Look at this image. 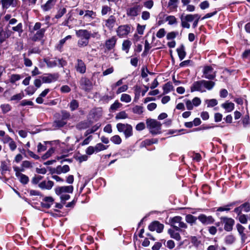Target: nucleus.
<instances>
[{
  "label": "nucleus",
  "instance_id": "f257e3e1",
  "mask_svg": "<svg viewBox=\"0 0 250 250\" xmlns=\"http://www.w3.org/2000/svg\"><path fill=\"white\" fill-rule=\"evenodd\" d=\"M146 126L149 132L153 134L161 133L162 124L160 122L152 119L146 120Z\"/></svg>",
  "mask_w": 250,
  "mask_h": 250
},
{
  "label": "nucleus",
  "instance_id": "f03ea898",
  "mask_svg": "<svg viewBox=\"0 0 250 250\" xmlns=\"http://www.w3.org/2000/svg\"><path fill=\"white\" fill-rule=\"evenodd\" d=\"M172 226L177 231H181V229H186L187 225L182 221V218L181 216H175L171 220Z\"/></svg>",
  "mask_w": 250,
  "mask_h": 250
},
{
  "label": "nucleus",
  "instance_id": "7ed1b4c3",
  "mask_svg": "<svg viewBox=\"0 0 250 250\" xmlns=\"http://www.w3.org/2000/svg\"><path fill=\"white\" fill-rule=\"evenodd\" d=\"M131 27L129 24L120 25L116 30L117 35L120 38L126 37L130 32Z\"/></svg>",
  "mask_w": 250,
  "mask_h": 250
},
{
  "label": "nucleus",
  "instance_id": "20e7f679",
  "mask_svg": "<svg viewBox=\"0 0 250 250\" xmlns=\"http://www.w3.org/2000/svg\"><path fill=\"white\" fill-rule=\"evenodd\" d=\"M80 87L86 92L90 91L93 88L92 82L87 78H82L80 82Z\"/></svg>",
  "mask_w": 250,
  "mask_h": 250
},
{
  "label": "nucleus",
  "instance_id": "39448f33",
  "mask_svg": "<svg viewBox=\"0 0 250 250\" xmlns=\"http://www.w3.org/2000/svg\"><path fill=\"white\" fill-rule=\"evenodd\" d=\"M142 8V6L140 5H135L132 7L129 8L126 11V14L128 16L135 17L139 15Z\"/></svg>",
  "mask_w": 250,
  "mask_h": 250
},
{
  "label": "nucleus",
  "instance_id": "423d86ee",
  "mask_svg": "<svg viewBox=\"0 0 250 250\" xmlns=\"http://www.w3.org/2000/svg\"><path fill=\"white\" fill-rule=\"evenodd\" d=\"M59 77L58 73L48 74L42 77V80L43 83H51L58 80Z\"/></svg>",
  "mask_w": 250,
  "mask_h": 250
},
{
  "label": "nucleus",
  "instance_id": "0eeeda50",
  "mask_svg": "<svg viewBox=\"0 0 250 250\" xmlns=\"http://www.w3.org/2000/svg\"><path fill=\"white\" fill-rule=\"evenodd\" d=\"M55 191L57 195H61L64 193H71L73 191V187L72 186L58 187L55 188Z\"/></svg>",
  "mask_w": 250,
  "mask_h": 250
},
{
  "label": "nucleus",
  "instance_id": "6e6552de",
  "mask_svg": "<svg viewBox=\"0 0 250 250\" xmlns=\"http://www.w3.org/2000/svg\"><path fill=\"white\" fill-rule=\"evenodd\" d=\"M148 229L150 231L161 233L164 229V225L158 221H154L149 225Z\"/></svg>",
  "mask_w": 250,
  "mask_h": 250
},
{
  "label": "nucleus",
  "instance_id": "1a4fd4ad",
  "mask_svg": "<svg viewBox=\"0 0 250 250\" xmlns=\"http://www.w3.org/2000/svg\"><path fill=\"white\" fill-rule=\"evenodd\" d=\"M221 220L224 223V229L227 231H230L234 224L233 219L230 218L222 217Z\"/></svg>",
  "mask_w": 250,
  "mask_h": 250
},
{
  "label": "nucleus",
  "instance_id": "9d476101",
  "mask_svg": "<svg viewBox=\"0 0 250 250\" xmlns=\"http://www.w3.org/2000/svg\"><path fill=\"white\" fill-rule=\"evenodd\" d=\"M76 35L81 39L89 40L91 37H94L95 36L90 32L85 29H81L76 31Z\"/></svg>",
  "mask_w": 250,
  "mask_h": 250
},
{
  "label": "nucleus",
  "instance_id": "9b49d317",
  "mask_svg": "<svg viewBox=\"0 0 250 250\" xmlns=\"http://www.w3.org/2000/svg\"><path fill=\"white\" fill-rule=\"evenodd\" d=\"M202 80L196 81L193 83L191 86V91H199L200 92H204L205 89H203V84Z\"/></svg>",
  "mask_w": 250,
  "mask_h": 250
},
{
  "label": "nucleus",
  "instance_id": "f8f14e48",
  "mask_svg": "<svg viewBox=\"0 0 250 250\" xmlns=\"http://www.w3.org/2000/svg\"><path fill=\"white\" fill-rule=\"evenodd\" d=\"M203 74L205 77L208 79H212L215 77V73L212 68L206 66L204 68Z\"/></svg>",
  "mask_w": 250,
  "mask_h": 250
},
{
  "label": "nucleus",
  "instance_id": "ddd939ff",
  "mask_svg": "<svg viewBox=\"0 0 250 250\" xmlns=\"http://www.w3.org/2000/svg\"><path fill=\"white\" fill-rule=\"evenodd\" d=\"M75 68L77 71L81 74H83L86 71V65L84 62L80 59L77 60Z\"/></svg>",
  "mask_w": 250,
  "mask_h": 250
},
{
  "label": "nucleus",
  "instance_id": "4468645a",
  "mask_svg": "<svg viewBox=\"0 0 250 250\" xmlns=\"http://www.w3.org/2000/svg\"><path fill=\"white\" fill-rule=\"evenodd\" d=\"M17 0H1V5L3 9H8L10 6L14 7L17 5Z\"/></svg>",
  "mask_w": 250,
  "mask_h": 250
},
{
  "label": "nucleus",
  "instance_id": "2eb2a0df",
  "mask_svg": "<svg viewBox=\"0 0 250 250\" xmlns=\"http://www.w3.org/2000/svg\"><path fill=\"white\" fill-rule=\"evenodd\" d=\"M54 186V183L52 181L48 180L43 181L41 182L38 187L42 189H47L49 190L52 188L53 186Z\"/></svg>",
  "mask_w": 250,
  "mask_h": 250
},
{
  "label": "nucleus",
  "instance_id": "dca6fc26",
  "mask_svg": "<svg viewBox=\"0 0 250 250\" xmlns=\"http://www.w3.org/2000/svg\"><path fill=\"white\" fill-rule=\"evenodd\" d=\"M198 219L204 224L208 225L213 222L214 220L210 216H207L204 214L200 215Z\"/></svg>",
  "mask_w": 250,
  "mask_h": 250
},
{
  "label": "nucleus",
  "instance_id": "f3484780",
  "mask_svg": "<svg viewBox=\"0 0 250 250\" xmlns=\"http://www.w3.org/2000/svg\"><path fill=\"white\" fill-rule=\"evenodd\" d=\"M116 22V18L113 16H110L108 19L104 21V25L109 29H112Z\"/></svg>",
  "mask_w": 250,
  "mask_h": 250
},
{
  "label": "nucleus",
  "instance_id": "a211bd4d",
  "mask_svg": "<svg viewBox=\"0 0 250 250\" xmlns=\"http://www.w3.org/2000/svg\"><path fill=\"white\" fill-rule=\"evenodd\" d=\"M54 200L51 197H45L43 198L41 205L42 208H48L53 204Z\"/></svg>",
  "mask_w": 250,
  "mask_h": 250
},
{
  "label": "nucleus",
  "instance_id": "6ab92c4d",
  "mask_svg": "<svg viewBox=\"0 0 250 250\" xmlns=\"http://www.w3.org/2000/svg\"><path fill=\"white\" fill-rule=\"evenodd\" d=\"M45 31V29L44 28H42L41 29L37 31V32L31 37V40L34 42L40 40L43 38Z\"/></svg>",
  "mask_w": 250,
  "mask_h": 250
},
{
  "label": "nucleus",
  "instance_id": "aec40b11",
  "mask_svg": "<svg viewBox=\"0 0 250 250\" xmlns=\"http://www.w3.org/2000/svg\"><path fill=\"white\" fill-rule=\"evenodd\" d=\"M57 0H48L45 4L42 5V8L44 11L50 10L55 4Z\"/></svg>",
  "mask_w": 250,
  "mask_h": 250
},
{
  "label": "nucleus",
  "instance_id": "412c9836",
  "mask_svg": "<svg viewBox=\"0 0 250 250\" xmlns=\"http://www.w3.org/2000/svg\"><path fill=\"white\" fill-rule=\"evenodd\" d=\"M16 176L22 184L26 185L29 182V179L28 177L21 173H19L18 171H17V176Z\"/></svg>",
  "mask_w": 250,
  "mask_h": 250
},
{
  "label": "nucleus",
  "instance_id": "4be33fe9",
  "mask_svg": "<svg viewBox=\"0 0 250 250\" xmlns=\"http://www.w3.org/2000/svg\"><path fill=\"white\" fill-rule=\"evenodd\" d=\"M221 107L225 110L226 112H229L234 109V104L233 103L227 101L221 104Z\"/></svg>",
  "mask_w": 250,
  "mask_h": 250
},
{
  "label": "nucleus",
  "instance_id": "5701e85b",
  "mask_svg": "<svg viewBox=\"0 0 250 250\" xmlns=\"http://www.w3.org/2000/svg\"><path fill=\"white\" fill-rule=\"evenodd\" d=\"M116 38L115 37H112L110 39L107 40L105 42V46L108 50L112 49L116 42Z\"/></svg>",
  "mask_w": 250,
  "mask_h": 250
},
{
  "label": "nucleus",
  "instance_id": "b1692460",
  "mask_svg": "<svg viewBox=\"0 0 250 250\" xmlns=\"http://www.w3.org/2000/svg\"><path fill=\"white\" fill-rule=\"evenodd\" d=\"M178 231L176 229L173 230L172 229H169L167 231L168 233L170 235L171 238H173L177 241H180L181 239V236Z\"/></svg>",
  "mask_w": 250,
  "mask_h": 250
},
{
  "label": "nucleus",
  "instance_id": "393cba45",
  "mask_svg": "<svg viewBox=\"0 0 250 250\" xmlns=\"http://www.w3.org/2000/svg\"><path fill=\"white\" fill-rule=\"evenodd\" d=\"M202 83L203 84V89H205V92L206 90H211L215 84L213 82L209 81L202 80Z\"/></svg>",
  "mask_w": 250,
  "mask_h": 250
},
{
  "label": "nucleus",
  "instance_id": "a878e982",
  "mask_svg": "<svg viewBox=\"0 0 250 250\" xmlns=\"http://www.w3.org/2000/svg\"><path fill=\"white\" fill-rule=\"evenodd\" d=\"M126 138H127L133 135V128L131 125L128 124L124 132Z\"/></svg>",
  "mask_w": 250,
  "mask_h": 250
},
{
  "label": "nucleus",
  "instance_id": "bb28decb",
  "mask_svg": "<svg viewBox=\"0 0 250 250\" xmlns=\"http://www.w3.org/2000/svg\"><path fill=\"white\" fill-rule=\"evenodd\" d=\"M44 62H45L48 67H54L58 65V63L57 62L56 60H51L47 58H45L43 60Z\"/></svg>",
  "mask_w": 250,
  "mask_h": 250
},
{
  "label": "nucleus",
  "instance_id": "cd10ccee",
  "mask_svg": "<svg viewBox=\"0 0 250 250\" xmlns=\"http://www.w3.org/2000/svg\"><path fill=\"white\" fill-rule=\"evenodd\" d=\"M12 30L15 32H17L19 37L21 36L23 30V25L21 23H18L16 26H13L12 28Z\"/></svg>",
  "mask_w": 250,
  "mask_h": 250
},
{
  "label": "nucleus",
  "instance_id": "c85d7f7f",
  "mask_svg": "<svg viewBox=\"0 0 250 250\" xmlns=\"http://www.w3.org/2000/svg\"><path fill=\"white\" fill-rule=\"evenodd\" d=\"M122 106V104L116 100L111 105L109 110L111 112L115 111L117 109L121 107Z\"/></svg>",
  "mask_w": 250,
  "mask_h": 250
},
{
  "label": "nucleus",
  "instance_id": "c756f323",
  "mask_svg": "<svg viewBox=\"0 0 250 250\" xmlns=\"http://www.w3.org/2000/svg\"><path fill=\"white\" fill-rule=\"evenodd\" d=\"M177 51L180 60H183L186 55L184 46L182 45L180 47L177 49Z\"/></svg>",
  "mask_w": 250,
  "mask_h": 250
},
{
  "label": "nucleus",
  "instance_id": "7c9ffc66",
  "mask_svg": "<svg viewBox=\"0 0 250 250\" xmlns=\"http://www.w3.org/2000/svg\"><path fill=\"white\" fill-rule=\"evenodd\" d=\"M108 147V146H104L103 144L100 143L97 144L95 146H94V148L95 149L96 153H98L100 151L106 149Z\"/></svg>",
  "mask_w": 250,
  "mask_h": 250
},
{
  "label": "nucleus",
  "instance_id": "2f4dec72",
  "mask_svg": "<svg viewBox=\"0 0 250 250\" xmlns=\"http://www.w3.org/2000/svg\"><path fill=\"white\" fill-rule=\"evenodd\" d=\"M131 42L130 41L126 40L124 41L122 44V49L128 53L131 46Z\"/></svg>",
  "mask_w": 250,
  "mask_h": 250
},
{
  "label": "nucleus",
  "instance_id": "473e14b6",
  "mask_svg": "<svg viewBox=\"0 0 250 250\" xmlns=\"http://www.w3.org/2000/svg\"><path fill=\"white\" fill-rule=\"evenodd\" d=\"M173 86L170 83H167L163 86V94H166L170 92L173 89Z\"/></svg>",
  "mask_w": 250,
  "mask_h": 250
},
{
  "label": "nucleus",
  "instance_id": "72a5a7b5",
  "mask_svg": "<svg viewBox=\"0 0 250 250\" xmlns=\"http://www.w3.org/2000/svg\"><path fill=\"white\" fill-rule=\"evenodd\" d=\"M49 143L48 142H44L43 144L39 143L37 146V152L40 153L45 151L47 149L46 145Z\"/></svg>",
  "mask_w": 250,
  "mask_h": 250
},
{
  "label": "nucleus",
  "instance_id": "f704fd0d",
  "mask_svg": "<svg viewBox=\"0 0 250 250\" xmlns=\"http://www.w3.org/2000/svg\"><path fill=\"white\" fill-rule=\"evenodd\" d=\"M120 100L122 102L128 103L131 101V97L127 94H122L120 97Z\"/></svg>",
  "mask_w": 250,
  "mask_h": 250
},
{
  "label": "nucleus",
  "instance_id": "c9c22d12",
  "mask_svg": "<svg viewBox=\"0 0 250 250\" xmlns=\"http://www.w3.org/2000/svg\"><path fill=\"white\" fill-rule=\"evenodd\" d=\"M185 219L187 223L192 224L195 223L197 218L191 214H188L186 216Z\"/></svg>",
  "mask_w": 250,
  "mask_h": 250
},
{
  "label": "nucleus",
  "instance_id": "e433bc0d",
  "mask_svg": "<svg viewBox=\"0 0 250 250\" xmlns=\"http://www.w3.org/2000/svg\"><path fill=\"white\" fill-rule=\"evenodd\" d=\"M127 118H128V115L125 112V111H122L118 113L115 116V118L117 120L125 119Z\"/></svg>",
  "mask_w": 250,
  "mask_h": 250
},
{
  "label": "nucleus",
  "instance_id": "4c0bfd02",
  "mask_svg": "<svg viewBox=\"0 0 250 250\" xmlns=\"http://www.w3.org/2000/svg\"><path fill=\"white\" fill-rule=\"evenodd\" d=\"M21 79V76L19 74H12L10 76L9 78V82L12 83H14L20 80Z\"/></svg>",
  "mask_w": 250,
  "mask_h": 250
},
{
  "label": "nucleus",
  "instance_id": "58836bf2",
  "mask_svg": "<svg viewBox=\"0 0 250 250\" xmlns=\"http://www.w3.org/2000/svg\"><path fill=\"white\" fill-rule=\"evenodd\" d=\"M132 112L138 115H141L143 112V107L142 106L136 105L132 108Z\"/></svg>",
  "mask_w": 250,
  "mask_h": 250
},
{
  "label": "nucleus",
  "instance_id": "ea45409f",
  "mask_svg": "<svg viewBox=\"0 0 250 250\" xmlns=\"http://www.w3.org/2000/svg\"><path fill=\"white\" fill-rule=\"evenodd\" d=\"M69 107L71 111H74L79 107V103L76 100H73L69 104Z\"/></svg>",
  "mask_w": 250,
  "mask_h": 250
},
{
  "label": "nucleus",
  "instance_id": "a19ab883",
  "mask_svg": "<svg viewBox=\"0 0 250 250\" xmlns=\"http://www.w3.org/2000/svg\"><path fill=\"white\" fill-rule=\"evenodd\" d=\"M198 14H188L186 16H184V17L185 19V20L188 21V22H191L193 21L196 18H198Z\"/></svg>",
  "mask_w": 250,
  "mask_h": 250
},
{
  "label": "nucleus",
  "instance_id": "79ce46f5",
  "mask_svg": "<svg viewBox=\"0 0 250 250\" xmlns=\"http://www.w3.org/2000/svg\"><path fill=\"white\" fill-rule=\"evenodd\" d=\"M96 16V13L94 12L93 11L86 10L85 12L84 17L94 19L95 18Z\"/></svg>",
  "mask_w": 250,
  "mask_h": 250
},
{
  "label": "nucleus",
  "instance_id": "37998d69",
  "mask_svg": "<svg viewBox=\"0 0 250 250\" xmlns=\"http://www.w3.org/2000/svg\"><path fill=\"white\" fill-rule=\"evenodd\" d=\"M110 140L112 142H113L115 144L119 145L122 142V139L121 137L119 135H114L112 136Z\"/></svg>",
  "mask_w": 250,
  "mask_h": 250
},
{
  "label": "nucleus",
  "instance_id": "c03bdc74",
  "mask_svg": "<svg viewBox=\"0 0 250 250\" xmlns=\"http://www.w3.org/2000/svg\"><path fill=\"white\" fill-rule=\"evenodd\" d=\"M0 108L2 110L3 113H6L11 109V106L10 104H2L0 105Z\"/></svg>",
  "mask_w": 250,
  "mask_h": 250
},
{
  "label": "nucleus",
  "instance_id": "a18cd8bd",
  "mask_svg": "<svg viewBox=\"0 0 250 250\" xmlns=\"http://www.w3.org/2000/svg\"><path fill=\"white\" fill-rule=\"evenodd\" d=\"M24 97V94L23 92H21L20 93L17 94L16 95H13L10 98V101H19L22 99Z\"/></svg>",
  "mask_w": 250,
  "mask_h": 250
},
{
  "label": "nucleus",
  "instance_id": "49530a36",
  "mask_svg": "<svg viewBox=\"0 0 250 250\" xmlns=\"http://www.w3.org/2000/svg\"><path fill=\"white\" fill-rule=\"evenodd\" d=\"M236 227H237L238 231L239 232V233H240V234L241 235V236L242 237V239H244V238L245 237V234L244 233V230L245 229L244 227L239 224H238L236 225Z\"/></svg>",
  "mask_w": 250,
  "mask_h": 250
},
{
  "label": "nucleus",
  "instance_id": "de8ad7c7",
  "mask_svg": "<svg viewBox=\"0 0 250 250\" xmlns=\"http://www.w3.org/2000/svg\"><path fill=\"white\" fill-rule=\"evenodd\" d=\"M54 152V149L53 148H50L42 156V157L43 160H45L50 157Z\"/></svg>",
  "mask_w": 250,
  "mask_h": 250
},
{
  "label": "nucleus",
  "instance_id": "09e8293b",
  "mask_svg": "<svg viewBox=\"0 0 250 250\" xmlns=\"http://www.w3.org/2000/svg\"><path fill=\"white\" fill-rule=\"evenodd\" d=\"M181 21V25L184 28H189L190 24L188 23V22L185 20V18L183 15L180 18Z\"/></svg>",
  "mask_w": 250,
  "mask_h": 250
},
{
  "label": "nucleus",
  "instance_id": "8fccbe9b",
  "mask_svg": "<svg viewBox=\"0 0 250 250\" xmlns=\"http://www.w3.org/2000/svg\"><path fill=\"white\" fill-rule=\"evenodd\" d=\"M166 21H168V24L172 25L177 22L176 18L173 16H169L167 17Z\"/></svg>",
  "mask_w": 250,
  "mask_h": 250
},
{
  "label": "nucleus",
  "instance_id": "3c124183",
  "mask_svg": "<svg viewBox=\"0 0 250 250\" xmlns=\"http://www.w3.org/2000/svg\"><path fill=\"white\" fill-rule=\"evenodd\" d=\"M208 107H213L218 104L217 101L215 99H211L206 101Z\"/></svg>",
  "mask_w": 250,
  "mask_h": 250
},
{
  "label": "nucleus",
  "instance_id": "603ef678",
  "mask_svg": "<svg viewBox=\"0 0 250 250\" xmlns=\"http://www.w3.org/2000/svg\"><path fill=\"white\" fill-rule=\"evenodd\" d=\"M21 166L25 167V168H32L33 167L32 163L27 160L22 161Z\"/></svg>",
  "mask_w": 250,
  "mask_h": 250
},
{
  "label": "nucleus",
  "instance_id": "864d4df0",
  "mask_svg": "<svg viewBox=\"0 0 250 250\" xmlns=\"http://www.w3.org/2000/svg\"><path fill=\"white\" fill-rule=\"evenodd\" d=\"M66 12V10L65 8H62L60 9L57 12V14L55 16V18L56 19H59L61 18L65 13Z\"/></svg>",
  "mask_w": 250,
  "mask_h": 250
},
{
  "label": "nucleus",
  "instance_id": "5fc2aeb1",
  "mask_svg": "<svg viewBox=\"0 0 250 250\" xmlns=\"http://www.w3.org/2000/svg\"><path fill=\"white\" fill-rule=\"evenodd\" d=\"M88 42H89V41L85 40V39H81L80 40H79V41L78 42V46L80 47H84V46H86V45H87L88 44Z\"/></svg>",
  "mask_w": 250,
  "mask_h": 250
},
{
  "label": "nucleus",
  "instance_id": "6e6d98bb",
  "mask_svg": "<svg viewBox=\"0 0 250 250\" xmlns=\"http://www.w3.org/2000/svg\"><path fill=\"white\" fill-rule=\"evenodd\" d=\"M127 125V124L118 123L117 124V128L119 132H124Z\"/></svg>",
  "mask_w": 250,
  "mask_h": 250
},
{
  "label": "nucleus",
  "instance_id": "4d7b16f0",
  "mask_svg": "<svg viewBox=\"0 0 250 250\" xmlns=\"http://www.w3.org/2000/svg\"><path fill=\"white\" fill-rule=\"evenodd\" d=\"M24 65L27 67H30L32 65V61L25 57V54H23Z\"/></svg>",
  "mask_w": 250,
  "mask_h": 250
},
{
  "label": "nucleus",
  "instance_id": "13d9d810",
  "mask_svg": "<svg viewBox=\"0 0 250 250\" xmlns=\"http://www.w3.org/2000/svg\"><path fill=\"white\" fill-rule=\"evenodd\" d=\"M42 178L43 177L41 175H35L32 178L31 182L33 184H37Z\"/></svg>",
  "mask_w": 250,
  "mask_h": 250
},
{
  "label": "nucleus",
  "instance_id": "bf43d9fd",
  "mask_svg": "<svg viewBox=\"0 0 250 250\" xmlns=\"http://www.w3.org/2000/svg\"><path fill=\"white\" fill-rule=\"evenodd\" d=\"M85 153L86 154L88 155H91L93 154L94 153H96L95 149L94 148V146H88L85 150Z\"/></svg>",
  "mask_w": 250,
  "mask_h": 250
},
{
  "label": "nucleus",
  "instance_id": "052dcab7",
  "mask_svg": "<svg viewBox=\"0 0 250 250\" xmlns=\"http://www.w3.org/2000/svg\"><path fill=\"white\" fill-rule=\"evenodd\" d=\"M166 31L164 28H161L156 33V37L158 38H162L165 36Z\"/></svg>",
  "mask_w": 250,
  "mask_h": 250
},
{
  "label": "nucleus",
  "instance_id": "680f3d73",
  "mask_svg": "<svg viewBox=\"0 0 250 250\" xmlns=\"http://www.w3.org/2000/svg\"><path fill=\"white\" fill-rule=\"evenodd\" d=\"M184 101L186 103L187 108L188 110H190L193 109L194 106L193 105L192 101H191L189 100H185Z\"/></svg>",
  "mask_w": 250,
  "mask_h": 250
},
{
  "label": "nucleus",
  "instance_id": "e2e57ef3",
  "mask_svg": "<svg viewBox=\"0 0 250 250\" xmlns=\"http://www.w3.org/2000/svg\"><path fill=\"white\" fill-rule=\"evenodd\" d=\"M127 89H128V86L126 84L120 87L119 88H118V89H117V90L116 91V93L117 94H118L122 92H125L127 90Z\"/></svg>",
  "mask_w": 250,
  "mask_h": 250
},
{
  "label": "nucleus",
  "instance_id": "0e129e2a",
  "mask_svg": "<svg viewBox=\"0 0 250 250\" xmlns=\"http://www.w3.org/2000/svg\"><path fill=\"white\" fill-rule=\"evenodd\" d=\"M192 102L193 106H198V105H199L201 104V101L199 98L195 97L192 100Z\"/></svg>",
  "mask_w": 250,
  "mask_h": 250
},
{
  "label": "nucleus",
  "instance_id": "69168bd1",
  "mask_svg": "<svg viewBox=\"0 0 250 250\" xmlns=\"http://www.w3.org/2000/svg\"><path fill=\"white\" fill-rule=\"evenodd\" d=\"M178 0H169L168 5L169 7H170L171 8H176L177 7V2Z\"/></svg>",
  "mask_w": 250,
  "mask_h": 250
},
{
  "label": "nucleus",
  "instance_id": "338daca9",
  "mask_svg": "<svg viewBox=\"0 0 250 250\" xmlns=\"http://www.w3.org/2000/svg\"><path fill=\"white\" fill-rule=\"evenodd\" d=\"M8 145L12 151H14L17 148L16 143L13 140H11V141L8 144Z\"/></svg>",
  "mask_w": 250,
  "mask_h": 250
},
{
  "label": "nucleus",
  "instance_id": "774afa93",
  "mask_svg": "<svg viewBox=\"0 0 250 250\" xmlns=\"http://www.w3.org/2000/svg\"><path fill=\"white\" fill-rule=\"evenodd\" d=\"M135 128L138 131H142V130H144L145 128V123H144L143 122H141V123L138 124L136 125Z\"/></svg>",
  "mask_w": 250,
  "mask_h": 250
}]
</instances>
